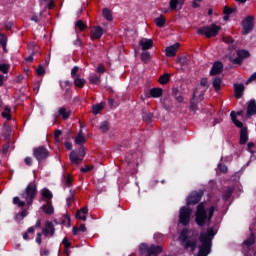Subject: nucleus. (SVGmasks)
<instances>
[{
  "label": "nucleus",
  "instance_id": "obj_27",
  "mask_svg": "<svg viewBox=\"0 0 256 256\" xmlns=\"http://www.w3.org/2000/svg\"><path fill=\"white\" fill-rule=\"evenodd\" d=\"M151 97H154L155 99L161 97L163 95V89L161 88H152L150 90Z\"/></svg>",
  "mask_w": 256,
  "mask_h": 256
},
{
  "label": "nucleus",
  "instance_id": "obj_61",
  "mask_svg": "<svg viewBox=\"0 0 256 256\" xmlns=\"http://www.w3.org/2000/svg\"><path fill=\"white\" fill-rule=\"evenodd\" d=\"M231 190H228L225 195H223V199L224 201H227L229 199V197H231Z\"/></svg>",
  "mask_w": 256,
  "mask_h": 256
},
{
  "label": "nucleus",
  "instance_id": "obj_40",
  "mask_svg": "<svg viewBox=\"0 0 256 256\" xmlns=\"http://www.w3.org/2000/svg\"><path fill=\"white\" fill-rule=\"evenodd\" d=\"M78 231H82V233H85V231H87V228L85 227V224L80 225L79 228L74 227L73 228V235H77Z\"/></svg>",
  "mask_w": 256,
  "mask_h": 256
},
{
  "label": "nucleus",
  "instance_id": "obj_36",
  "mask_svg": "<svg viewBox=\"0 0 256 256\" xmlns=\"http://www.w3.org/2000/svg\"><path fill=\"white\" fill-rule=\"evenodd\" d=\"M13 205H17V207L23 208L25 207V201L16 196L13 198Z\"/></svg>",
  "mask_w": 256,
  "mask_h": 256
},
{
  "label": "nucleus",
  "instance_id": "obj_62",
  "mask_svg": "<svg viewBox=\"0 0 256 256\" xmlns=\"http://www.w3.org/2000/svg\"><path fill=\"white\" fill-rule=\"evenodd\" d=\"M224 13H225V15H231V13H233V9H231L229 7H225L224 8Z\"/></svg>",
  "mask_w": 256,
  "mask_h": 256
},
{
  "label": "nucleus",
  "instance_id": "obj_17",
  "mask_svg": "<svg viewBox=\"0 0 256 256\" xmlns=\"http://www.w3.org/2000/svg\"><path fill=\"white\" fill-rule=\"evenodd\" d=\"M103 36V28L96 26L91 30V39H101Z\"/></svg>",
  "mask_w": 256,
  "mask_h": 256
},
{
  "label": "nucleus",
  "instance_id": "obj_34",
  "mask_svg": "<svg viewBox=\"0 0 256 256\" xmlns=\"http://www.w3.org/2000/svg\"><path fill=\"white\" fill-rule=\"evenodd\" d=\"M212 85H213L215 91H219L221 89V78L215 77L212 82Z\"/></svg>",
  "mask_w": 256,
  "mask_h": 256
},
{
  "label": "nucleus",
  "instance_id": "obj_6",
  "mask_svg": "<svg viewBox=\"0 0 256 256\" xmlns=\"http://www.w3.org/2000/svg\"><path fill=\"white\" fill-rule=\"evenodd\" d=\"M179 239L184 243V249H190V251L197 249V239H187V229L181 231Z\"/></svg>",
  "mask_w": 256,
  "mask_h": 256
},
{
  "label": "nucleus",
  "instance_id": "obj_46",
  "mask_svg": "<svg viewBox=\"0 0 256 256\" xmlns=\"http://www.w3.org/2000/svg\"><path fill=\"white\" fill-rule=\"evenodd\" d=\"M0 71L2 73H9V64H0Z\"/></svg>",
  "mask_w": 256,
  "mask_h": 256
},
{
  "label": "nucleus",
  "instance_id": "obj_20",
  "mask_svg": "<svg viewBox=\"0 0 256 256\" xmlns=\"http://www.w3.org/2000/svg\"><path fill=\"white\" fill-rule=\"evenodd\" d=\"M87 213H89V208L84 207L81 210H78L76 213V219H80L81 221H87Z\"/></svg>",
  "mask_w": 256,
  "mask_h": 256
},
{
  "label": "nucleus",
  "instance_id": "obj_12",
  "mask_svg": "<svg viewBox=\"0 0 256 256\" xmlns=\"http://www.w3.org/2000/svg\"><path fill=\"white\" fill-rule=\"evenodd\" d=\"M201 197H203V193L202 192H192L187 200L186 203L187 205H197L198 202L201 201Z\"/></svg>",
  "mask_w": 256,
  "mask_h": 256
},
{
  "label": "nucleus",
  "instance_id": "obj_28",
  "mask_svg": "<svg viewBox=\"0 0 256 256\" xmlns=\"http://www.w3.org/2000/svg\"><path fill=\"white\" fill-rule=\"evenodd\" d=\"M42 210L44 211V213H46V215H53V213H54L53 206L51 205V202H46V205L42 206Z\"/></svg>",
  "mask_w": 256,
  "mask_h": 256
},
{
  "label": "nucleus",
  "instance_id": "obj_26",
  "mask_svg": "<svg viewBox=\"0 0 256 256\" xmlns=\"http://www.w3.org/2000/svg\"><path fill=\"white\" fill-rule=\"evenodd\" d=\"M85 83H87V81L79 76H76L74 78L75 87H79L80 89H82V87H85Z\"/></svg>",
  "mask_w": 256,
  "mask_h": 256
},
{
  "label": "nucleus",
  "instance_id": "obj_31",
  "mask_svg": "<svg viewBox=\"0 0 256 256\" xmlns=\"http://www.w3.org/2000/svg\"><path fill=\"white\" fill-rule=\"evenodd\" d=\"M102 14L106 21H113V14L111 13V10L105 8L103 9Z\"/></svg>",
  "mask_w": 256,
  "mask_h": 256
},
{
  "label": "nucleus",
  "instance_id": "obj_49",
  "mask_svg": "<svg viewBox=\"0 0 256 256\" xmlns=\"http://www.w3.org/2000/svg\"><path fill=\"white\" fill-rule=\"evenodd\" d=\"M144 121H147L148 123H151V119H153V114L148 113L143 115Z\"/></svg>",
  "mask_w": 256,
  "mask_h": 256
},
{
  "label": "nucleus",
  "instance_id": "obj_42",
  "mask_svg": "<svg viewBox=\"0 0 256 256\" xmlns=\"http://www.w3.org/2000/svg\"><path fill=\"white\" fill-rule=\"evenodd\" d=\"M72 181H73V178L71 177V175L64 176V183L66 187H71Z\"/></svg>",
  "mask_w": 256,
  "mask_h": 256
},
{
  "label": "nucleus",
  "instance_id": "obj_56",
  "mask_svg": "<svg viewBox=\"0 0 256 256\" xmlns=\"http://www.w3.org/2000/svg\"><path fill=\"white\" fill-rule=\"evenodd\" d=\"M97 73H105V66H103V64L98 65Z\"/></svg>",
  "mask_w": 256,
  "mask_h": 256
},
{
  "label": "nucleus",
  "instance_id": "obj_14",
  "mask_svg": "<svg viewBox=\"0 0 256 256\" xmlns=\"http://www.w3.org/2000/svg\"><path fill=\"white\" fill-rule=\"evenodd\" d=\"M138 44L141 47L142 51H147L151 49V47H153V40L148 38H141Z\"/></svg>",
  "mask_w": 256,
  "mask_h": 256
},
{
  "label": "nucleus",
  "instance_id": "obj_45",
  "mask_svg": "<svg viewBox=\"0 0 256 256\" xmlns=\"http://www.w3.org/2000/svg\"><path fill=\"white\" fill-rule=\"evenodd\" d=\"M73 199H75V192L70 190V196L67 198V205H71L73 203Z\"/></svg>",
  "mask_w": 256,
  "mask_h": 256
},
{
  "label": "nucleus",
  "instance_id": "obj_8",
  "mask_svg": "<svg viewBox=\"0 0 256 256\" xmlns=\"http://www.w3.org/2000/svg\"><path fill=\"white\" fill-rule=\"evenodd\" d=\"M33 155L41 163V161H45L49 157V150L43 146H39L33 150Z\"/></svg>",
  "mask_w": 256,
  "mask_h": 256
},
{
  "label": "nucleus",
  "instance_id": "obj_1",
  "mask_svg": "<svg viewBox=\"0 0 256 256\" xmlns=\"http://www.w3.org/2000/svg\"><path fill=\"white\" fill-rule=\"evenodd\" d=\"M213 237H215V230L213 228H209L206 232L201 233V246L199 247L197 256H207L211 253V241H213Z\"/></svg>",
  "mask_w": 256,
  "mask_h": 256
},
{
  "label": "nucleus",
  "instance_id": "obj_51",
  "mask_svg": "<svg viewBox=\"0 0 256 256\" xmlns=\"http://www.w3.org/2000/svg\"><path fill=\"white\" fill-rule=\"evenodd\" d=\"M37 75H45V68L43 66H39L38 69H36Z\"/></svg>",
  "mask_w": 256,
  "mask_h": 256
},
{
  "label": "nucleus",
  "instance_id": "obj_21",
  "mask_svg": "<svg viewBox=\"0 0 256 256\" xmlns=\"http://www.w3.org/2000/svg\"><path fill=\"white\" fill-rule=\"evenodd\" d=\"M223 71V63L216 62L212 66V69L210 71V75H218V73H221Z\"/></svg>",
  "mask_w": 256,
  "mask_h": 256
},
{
  "label": "nucleus",
  "instance_id": "obj_10",
  "mask_svg": "<svg viewBox=\"0 0 256 256\" xmlns=\"http://www.w3.org/2000/svg\"><path fill=\"white\" fill-rule=\"evenodd\" d=\"M236 55L237 57L234 59L230 58V61H232V63H236L237 65H241V63H243V59H247V57H249V51L238 50Z\"/></svg>",
  "mask_w": 256,
  "mask_h": 256
},
{
  "label": "nucleus",
  "instance_id": "obj_57",
  "mask_svg": "<svg viewBox=\"0 0 256 256\" xmlns=\"http://www.w3.org/2000/svg\"><path fill=\"white\" fill-rule=\"evenodd\" d=\"M91 169H93V166H86L84 168H81V172L82 173H89V171H91Z\"/></svg>",
  "mask_w": 256,
  "mask_h": 256
},
{
  "label": "nucleus",
  "instance_id": "obj_48",
  "mask_svg": "<svg viewBox=\"0 0 256 256\" xmlns=\"http://www.w3.org/2000/svg\"><path fill=\"white\" fill-rule=\"evenodd\" d=\"M79 71V67L78 66H74L71 70V77H73L75 79V77H77V72Z\"/></svg>",
  "mask_w": 256,
  "mask_h": 256
},
{
  "label": "nucleus",
  "instance_id": "obj_7",
  "mask_svg": "<svg viewBox=\"0 0 256 256\" xmlns=\"http://www.w3.org/2000/svg\"><path fill=\"white\" fill-rule=\"evenodd\" d=\"M191 208L189 206H183L179 212V222L181 225H189L191 221Z\"/></svg>",
  "mask_w": 256,
  "mask_h": 256
},
{
  "label": "nucleus",
  "instance_id": "obj_63",
  "mask_svg": "<svg viewBox=\"0 0 256 256\" xmlns=\"http://www.w3.org/2000/svg\"><path fill=\"white\" fill-rule=\"evenodd\" d=\"M199 3H201V0H194L192 3V7L194 9H197V7H199Z\"/></svg>",
  "mask_w": 256,
  "mask_h": 256
},
{
  "label": "nucleus",
  "instance_id": "obj_22",
  "mask_svg": "<svg viewBox=\"0 0 256 256\" xmlns=\"http://www.w3.org/2000/svg\"><path fill=\"white\" fill-rule=\"evenodd\" d=\"M69 157L72 165H79V163L83 161V158H81L77 153H75V151H72Z\"/></svg>",
  "mask_w": 256,
  "mask_h": 256
},
{
  "label": "nucleus",
  "instance_id": "obj_4",
  "mask_svg": "<svg viewBox=\"0 0 256 256\" xmlns=\"http://www.w3.org/2000/svg\"><path fill=\"white\" fill-rule=\"evenodd\" d=\"M221 31V26L212 24L210 26H204L197 29L198 35H205L207 38L217 37V34Z\"/></svg>",
  "mask_w": 256,
  "mask_h": 256
},
{
  "label": "nucleus",
  "instance_id": "obj_60",
  "mask_svg": "<svg viewBox=\"0 0 256 256\" xmlns=\"http://www.w3.org/2000/svg\"><path fill=\"white\" fill-rule=\"evenodd\" d=\"M11 133V127L6 126L4 127V135L7 137Z\"/></svg>",
  "mask_w": 256,
  "mask_h": 256
},
{
  "label": "nucleus",
  "instance_id": "obj_16",
  "mask_svg": "<svg viewBox=\"0 0 256 256\" xmlns=\"http://www.w3.org/2000/svg\"><path fill=\"white\" fill-rule=\"evenodd\" d=\"M43 231H44L45 237H53L55 233V227L53 226V223L46 222V225Z\"/></svg>",
  "mask_w": 256,
  "mask_h": 256
},
{
  "label": "nucleus",
  "instance_id": "obj_5",
  "mask_svg": "<svg viewBox=\"0 0 256 256\" xmlns=\"http://www.w3.org/2000/svg\"><path fill=\"white\" fill-rule=\"evenodd\" d=\"M140 253L142 255H147V256H157L159 253L163 251V248L161 246H155V245H147V244H141L139 246Z\"/></svg>",
  "mask_w": 256,
  "mask_h": 256
},
{
  "label": "nucleus",
  "instance_id": "obj_18",
  "mask_svg": "<svg viewBox=\"0 0 256 256\" xmlns=\"http://www.w3.org/2000/svg\"><path fill=\"white\" fill-rule=\"evenodd\" d=\"M41 195L42 201H45L46 203H51V199H53V193H51L49 189L43 188L41 190Z\"/></svg>",
  "mask_w": 256,
  "mask_h": 256
},
{
  "label": "nucleus",
  "instance_id": "obj_53",
  "mask_svg": "<svg viewBox=\"0 0 256 256\" xmlns=\"http://www.w3.org/2000/svg\"><path fill=\"white\" fill-rule=\"evenodd\" d=\"M64 247H66V249H69L71 247V242H69V240L67 238H64L62 241Z\"/></svg>",
  "mask_w": 256,
  "mask_h": 256
},
{
  "label": "nucleus",
  "instance_id": "obj_37",
  "mask_svg": "<svg viewBox=\"0 0 256 256\" xmlns=\"http://www.w3.org/2000/svg\"><path fill=\"white\" fill-rule=\"evenodd\" d=\"M169 74H164L159 78V83L161 85H167V83H169Z\"/></svg>",
  "mask_w": 256,
  "mask_h": 256
},
{
  "label": "nucleus",
  "instance_id": "obj_24",
  "mask_svg": "<svg viewBox=\"0 0 256 256\" xmlns=\"http://www.w3.org/2000/svg\"><path fill=\"white\" fill-rule=\"evenodd\" d=\"M249 141V136L247 134V128H241L240 130V145H245Z\"/></svg>",
  "mask_w": 256,
  "mask_h": 256
},
{
  "label": "nucleus",
  "instance_id": "obj_41",
  "mask_svg": "<svg viewBox=\"0 0 256 256\" xmlns=\"http://www.w3.org/2000/svg\"><path fill=\"white\" fill-rule=\"evenodd\" d=\"M76 27H78V29L80 31H85V29H87V25L85 23H83V21H81V20L77 21Z\"/></svg>",
  "mask_w": 256,
  "mask_h": 256
},
{
  "label": "nucleus",
  "instance_id": "obj_32",
  "mask_svg": "<svg viewBox=\"0 0 256 256\" xmlns=\"http://www.w3.org/2000/svg\"><path fill=\"white\" fill-rule=\"evenodd\" d=\"M76 145H82V143H85V136H83V132L80 131L79 134L75 138Z\"/></svg>",
  "mask_w": 256,
  "mask_h": 256
},
{
  "label": "nucleus",
  "instance_id": "obj_55",
  "mask_svg": "<svg viewBox=\"0 0 256 256\" xmlns=\"http://www.w3.org/2000/svg\"><path fill=\"white\" fill-rule=\"evenodd\" d=\"M62 134H63V132H61V130H56L54 132V137H55L56 141H59V137H61Z\"/></svg>",
  "mask_w": 256,
  "mask_h": 256
},
{
  "label": "nucleus",
  "instance_id": "obj_13",
  "mask_svg": "<svg viewBox=\"0 0 256 256\" xmlns=\"http://www.w3.org/2000/svg\"><path fill=\"white\" fill-rule=\"evenodd\" d=\"M179 47H181V44L179 43H175L171 46L166 47L165 49L166 57H175V55H177V51H179Z\"/></svg>",
  "mask_w": 256,
  "mask_h": 256
},
{
  "label": "nucleus",
  "instance_id": "obj_33",
  "mask_svg": "<svg viewBox=\"0 0 256 256\" xmlns=\"http://www.w3.org/2000/svg\"><path fill=\"white\" fill-rule=\"evenodd\" d=\"M3 119H7V121H11V109L9 107H5L2 112Z\"/></svg>",
  "mask_w": 256,
  "mask_h": 256
},
{
  "label": "nucleus",
  "instance_id": "obj_39",
  "mask_svg": "<svg viewBox=\"0 0 256 256\" xmlns=\"http://www.w3.org/2000/svg\"><path fill=\"white\" fill-rule=\"evenodd\" d=\"M141 60L144 61V63H148V61L151 60V54L149 52H143L141 54Z\"/></svg>",
  "mask_w": 256,
  "mask_h": 256
},
{
  "label": "nucleus",
  "instance_id": "obj_3",
  "mask_svg": "<svg viewBox=\"0 0 256 256\" xmlns=\"http://www.w3.org/2000/svg\"><path fill=\"white\" fill-rule=\"evenodd\" d=\"M37 196V184L36 183H30L26 187L25 191L21 194V198L26 200V203L28 205H31L33 203V200Z\"/></svg>",
  "mask_w": 256,
  "mask_h": 256
},
{
  "label": "nucleus",
  "instance_id": "obj_19",
  "mask_svg": "<svg viewBox=\"0 0 256 256\" xmlns=\"http://www.w3.org/2000/svg\"><path fill=\"white\" fill-rule=\"evenodd\" d=\"M244 91H245V86L243 84H235L234 85V93H235V97H237V99H241V97H243Z\"/></svg>",
  "mask_w": 256,
  "mask_h": 256
},
{
  "label": "nucleus",
  "instance_id": "obj_59",
  "mask_svg": "<svg viewBox=\"0 0 256 256\" xmlns=\"http://www.w3.org/2000/svg\"><path fill=\"white\" fill-rule=\"evenodd\" d=\"M224 43H233V38L231 36H226L223 38Z\"/></svg>",
  "mask_w": 256,
  "mask_h": 256
},
{
  "label": "nucleus",
  "instance_id": "obj_25",
  "mask_svg": "<svg viewBox=\"0 0 256 256\" xmlns=\"http://www.w3.org/2000/svg\"><path fill=\"white\" fill-rule=\"evenodd\" d=\"M230 117L234 123V125H236V127H239L240 129H243V122L237 120V113H235V111H232L230 113Z\"/></svg>",
  "mask_w": 256,
  "mask_h": 256
},
{
  "label": "nucleus",
  "instance_id": "obj_9",
  "mask_svg": "<svg viewBox=\"0 0 256 256\" xmlns=\"http://www.w3.org/2000/svg\"><path fill=\"white\" fill-rule=\"evenodd\" d=\"M207 89H209V81L207 80V78H202L200 81V86H198L196 88V91H194L193 93V97H201L205 94V91H207Z\"/></svg>",
  "mask_w": 256,
  "mask_h": 256
},
{
  "label": "nucleus",
  "instance_id": "obj_15",
  "mask_svg": "<svg viewBox=\"0 0 256 256\" xmlns=\"http://www.w3.org/2000/svg\"><path fill=\"white\" fill-rule=\"evenodd\" d=\"M185 0H170L169 6L172 11H179L183 8Z\"/></svg>",
  "mask_w": 256,
  "mask_h": 256
},
{
  "label": "nucleus",
  "instance_id": "obj_23",
  "mask_svg": "<svg viewBox=\"0 0 256 256\" xmlns=\"http://www.w3.org/2000/svg\"><path fill=\"white\" fill-rule=\"evenodd\" d=\"M256 114V103L255 100H251L248 103V108H247V116L252 117V115Z\"/></svg>",
  "mask_w": 256,
  "mask_h": 256
},
{
  "label": "nucleus",
  "instance_id": "obj_11",
  "mask_svg": "<svg viewBox=\"0 0 256 256\" xmlns=\"http://www.w3.org/2000/svg\"><path fill=\"white\" fill-rule=\"evenodd\" d=\"M253 21H254L253 16H248L244 19L242 23L244 35H247L251 33V31H253Z\"/></svg>",
  "mask_w": 256,
  "mask_h": 256
},
{
  "label": "nucleus",
  "instance_id": "obj_43",
  "mask_svg": "<svg viewBox=\"0 0 256 256\" xmlns=\"http://www.w3.org/2000/svg\"><path fill=\"white\" fill-rule=\"evenodd\" d=\"M59 115H62L64 119H69V112L65 110V108H60L59 109Z\"/></svg>",
  "mask_w": 256,
  "mask_h": 256
},
{
  "label": "nucleus",
  "instance_id": "obj_2",
  "mask_svg": "<svg viewBox=\"0 0 256 256\" xmlns=\"http://www.w3.org/2000/svg\"><path fill=\"white\" fill-rule=\"evenodd\" d=\"M214 213H215V207L212 206L207 211V210H205V205L203 203H200L197 206V210H196L197 225H199L200 227H203V225H205V223H209V221H211Z\"/></svg>",
  "mask_w": 256,
  "mask_h": 256
},
{
  "label": "nucleus",
  "instance_id": "obj_44",
  "mask_svg": "<svg viewBox=\"0 0 256 256\" xmlns=\"http://www.w3.org/2000/svg\"><path fill=\"white\" fill-rule=\"evenodd\" d=\"M100 130L103 133H106V131H109V123L108 122H102L100 125Z\"/></svg>",
  "mask_w": 256,
  "mask_h": 256
},
{
  "label": "nucleus",
  "instance_id": "obj_35",
  "mask_svg": "<svg viewBox=\"0 0 256 256\" xmlns=\"http://www.w3.org/2000/svg\"><path fill=\"white\" fill-rule=\"evenodd\" d=\"M253 243H255V235L252 234L246 241H244V247L249 249Z\"/></svg>",
  "mask_w": 256,
  "mask_h": 256
},
{
  "label": "nucleus",
  "instance_id": "obj_29",
  "mask_svg": "<svg viewBox=\"0 0 256 256\" xmlns=\"http://www.w3.org/2000/svg\"><path fill=\"white\" fill-rule=\"evenodd\" d=\"M88 79H89V82L92 83L93 85H99V83H101V76L97 74H90Z\"/></svg>",
  "mask_w": 256,
  "mask_h": 256
},
{
  "label": "nucleus",
  "instance_id": "obj_58",
  "mask_svg": "<svg viewBox=\"0 0 256 256\" xmlns=\"http://www.w3.org/2000/svg\"><path fill=\"white\" fill-rule=\"evenodd\" d=\"M8 151H9V144H5V145L2 147V153H3L4 155H7Z\"/></svg>",
  "mask_w": 256,
  "mask_h": 256
},
{
  "label": "nucleus",
  "instance_id": "obj_54",
  "mask_svg": "<svg viewBox=\"0 0 256 256\" xmlns=\"http://www.w3.org/2000/svg\"><path fill=\"white\" fill-rule=\"evenodd\" d=\"M78 155L81 159H83V157H85V148L84 147H81L79 150H78Z\"/></svg>",
  "mask_w": 256,
  "mask_h": 256
},
{
  "label": "nucleus",
  "instance_id": "obj_64",
  "mask_svg": "<svg viewBox=\"0 0 256 256\" xmlns=\"http://www.w3.org/2000/svg\"><path fill=\"white\" fill-rule=\"evenodd\" d=\"M24 161L29 166L33 164V159H31V157H26Z\"/></svg>",
  "mask_w": 256,
  "mask_h": 256
},
{
  "label": "nucleus",
  "instance_id": "obj_52",
  "mask_svg": "<svg viewBox=\"0 0 256 256\" xmlns=\"http://www.w3.org/2000/svg\"><path fill=\"white\" fill-rule=\"evenodd\" d=\"M218 169H219V171H221V173H227V171H228L227 166L222 165V164L218 165Z\"/></svg>",
  "mask_w": 256,
  "mask_h": 256
},
{
  "label": "nucleus",
  "instance_id": "obj_50",
  "mask_svg": "<svg viewBox=\"0 0 256 256\" xmlns=\"http://www.w3.org/2000/svg\"><path fill=\"white\" fill-rule=\"evenodd\" d=\"M256 81V72H254L246 81V85H249V83Z\"/></svg>",
  "mask_w": 256,
  "mask_h": 256
},
{
  "label": "nucleus",
  "instance_id": "obj_47",
  "mask_svg": "<svg viewBox=\"0 0 256 256\" xmlns=\"http://www.w3.org/2000/svg\"><path fill=\"white\" fill-rule=\"evenodd\" d=\"M0 45H2V47H7V36H5V35L1 36Z\"/></svg>",
  "mask_w": 256,
  "mask_h": 256
},
{
  "label": "nucleus",
  "instance_id": "obj_30",
  "mask_svg": "<svg viewBox=\"0 0 256 256\" xmlns=\"http://www.w3.org/2000/svg\"><path fill=\"white\" fill-rule=\"evenodd\" d=\"M105 108V102H101L100 104L94 105L92 108V112L94 115H99L101 111Z\"/></svg>",
  "mask_w": 256,
  "mask_h": 256
},
{
  "label": "nucleus",
  "instance_id": "obj_38",
  "mask_svg": "<svg viewBox=\"0 0 256 256\" xmlns=\"http://www.w3.org/2000/svg\"><path fill=\"white\" fill-rule=\"evenodd\" d=\"M155 23H156L157 27H164L165 26V17L160 16V17L156 18Z\"/></svg>",
  "mask_w": 256,
  "mask_h": 256
}]
</instances>
